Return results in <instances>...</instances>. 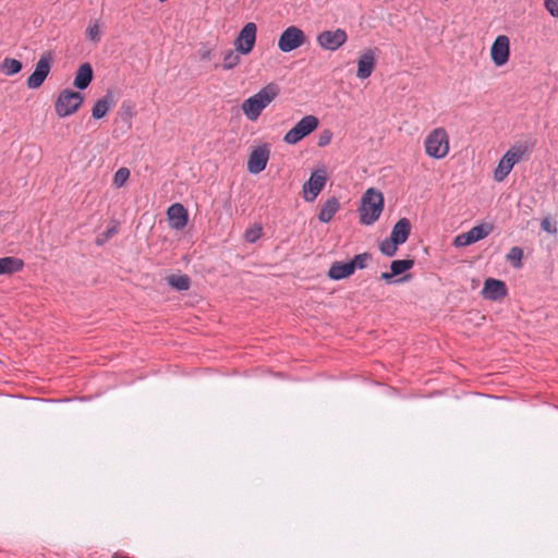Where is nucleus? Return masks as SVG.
Returning <instances> with one entry per match:
<instances>
[{
	"instance_id": "7ed1b4c3",
	"label": "nucleus",
	"mask_w": 558,
	"mask_h": 558,
	"mask_svg": "<svg viewBox=\"0 0 558 558\" xmlns=\"http://www.w3.org/2000/svg\"><path fill=\"white\" fill-rule=\"evenodd\" d=\"M424 148L426 155L430 158H445L450 149L447 131L441 126L432 130L425 137Z\"/></svg>"
},
{
	"instance_id": "4c0bfd02",
	"label": "nucleus",
	"mask_w": 558,
	"mask_h": 558,
	"mask_svg": "<svg viewBox=\"0 0 558 558\" xmlns=\"http://www.w3.org/2000/svg\"><path fill=\"white\" fill-rule=\"evenodd\" d=\"M210 57V50H205L202 52L201 58L202 60H207Z\"/></svg>"
},
{
	"instance_id": "b1692460",
	"label": "nucleus",
	"mask_w": 558,
	"mask_h": 558,
	"mask_svg": "<svg viewBox=\"0 0 558 558\" xmlns=\"http://www.w3.org/2000/svg\"><path fill=\"white\" fill-rule=\"evenodd\" d=\"M167 282L177 291H186L190 289L191 280L186 275H170Z\"/></svg>"
},
{
	"instance_id": "2f4dec72",
	"label": "nucleus",
	"mask_w": 558,
	"mask_h": 558,
	"mask_svg": "<svg viewBox=\"0 0 558 558\" xmlns=\"http://www.w3.org/2000/svg\"><path fill=\"white\" fill-rule=\"evenodd\" d=\"M86 37L93 43L100 41L101 33L98 22H90L86 29Z\"/></svg>"
},
{
	"instance_id": "a878e982",
	"label": "nucleus",
	"mask_w": 558,
	"mask_h": 558,
	"mask_svg": "<svg viewBox=\"0 0 558 558\" xmlns=\"http://www.w3.org/2000/svg\"><path fill=\"white\" fill-rule=\"evenodd\" d=\"M414 265L413 259H396L390 264V271L393 276H399L410 270Z\"/></svg>"
},
{
	"instance_id": "4468645a",
	"label": "nucleus",
	"mask_w": 558,
	"mask_h": 558,
	"mask_svg": "<svg viewBox=\"0 0 558 558\" xmlns=\"http://www.w3.org/2000/svg\"><path fill=\"white\" fill-rule=\"evenodd\" d=\"M377 63L376 50L368 48L359 53L356 76L360 80L368 78Z\"/></svg>"
},
{
	"instance_id": "0eeeda50",
	"label": "nucleus",
	"mask_w": 558,
	"mask_h": 558,
	"mask_svg": "<svg viewBox=\"0 0 558 558\" xmlns=\"http://www.w3.org/2000/svg\"><path fill=\"white\" fill-rule=\"evenodd\" d=\"M53 57L51 52H44L35 65L34 72L26 80V85L29 89L39 88L48 77Z\"/></svg>"
},
{
	"instance_id": "20e7f679",
	"label": "nucleus",
	"mask_w": 558,
	"mask_h": 558,
	"mask_svg": "<svg viewBox=\"0 0 558 558\" xmlns=\"http://www.w3.org/2000/svg\"><path fill=\"white\" fill-rule=\"evenodd\" d=\"M527 147L523 144L512 146L510 149H508L506 154L500 158L497 167L494 170V180L496 182H502L509 175L514 165L523 159Z\"/></svg>"
},
{
	"instance_id": "c9c22d12",
	"label": "nucleus",
	"mask_w": 558,
	"mask_h": 558,
	"mask_svg": "<svg viewBox=\"0 0 558 558\" xmlns=\"http://www.w3.org/2000/svg\"><path fill=\"white\" fill-rule=\"evenodd\" d=\"M393 277L395 276L391 275V271L390 272H381V275H380V279L385 280L386 282H391Z\"/></svg>"
},
{
	"instance_id": "f3484780",
	"label": "nucleus",
	"mask_w": 558,
	"mask_h": 558,
	"mask_svg": "<svg viewBox=\"0 0 558 558\" xmlns=\"http://www.w3.org/2000/svg\"><path fill=\"white\" fill-rule=\"evenodd\" d=\"M167 216L169 225L174 230H182L189 222V214L182 204H172L168 210Z\"/></svg>"
},
{
	"instance_id": "a19ab883",
	"label": "nucleus",
	"mask_w": 558,
	"mask_h": 558,
	"mask_svg": "<svg viewBox=\"0 0 558 558\" xmlns=\"http://www.w3.org/2000/svg\"><path fill=\"white\" fill-rule=\"evenodd\" d=\"M544 229H545L546 231H550V230H549V225H546V226L544 225Z\"/></svg>"
},
{
	"instance_id": "412c9836",
	"label": "nucleus",
	"mask_w": 558,
	"mask_h": 558,
	"mask_svg": "<svg viewBox=\"0 0 558 558\" xmlns=\"http://www.w3.org/2000/svg\"><path fill=\"white\" fill-rule=\"evenodd\" d=\"M353 266L350 262H335L328 270V277L332 280H341L353 274Z\"/></svg>"
},
{
	"instance_id": "6e6552de",
	"label": "nucleus",
	"mask_w": 558,
	"mask_h": 558,
	"mask_svg": "<svg viewBox=\"0 0 558 558\" xmlns=\"http://www.w3.org/2000/svg\"><path fill=\"white\" fill-rule=\"evenodd\" d=\"M305 41L304 32L300 27L291 25L281 33L278 39V48L281 52L287 53L300 48Z\"/></svg>"
},
{
	"instance_id": "ea45409f",
	"label": "nucleus",
	"mask_w": 558,
	"mask_h": 558,
	"mask_svg": "<svg viewBox=\"0 0 558 558\" xmlns=\"http://www.w3.org/2000/svg\"><path fill=\"white\" fill-rule=\"evenodd\" d=\"M544 229H545L546 231H550V230H549V225H546V226L544 225Z\"/></svg>"
},
{
	"instance_id": "a211bd4d",
	"label": "nucleus",
	"mask_w": 558,
	"mask_h": 558,
	"mask_svg": "<svg viewBox=\"0 0 558 558\" xmlns=\"http://www.w3.org/2000/svg\"><path fill=\"white\" fill-rule=\"evenodd\" d=\"M114 105V100H113V95L111 92H107V94L98 99L93 108H92V117L95 119V120H99V119H102L107 113L108 111L111 109V107H113Z\"/></svg>"
},
{
	"instance_id": "58836bf2",
	"label": "nucleus",
	"mask_w": 558,
	"mask_h": 558,
	"mask_svg": "<svg viewBox=\"0 0 558 558\" xmlns=\"http://www.w3.org/2000/svg\"><path fill=\"white\" fill-rule=\"evenodd\" d=\"M410 276H404L398 280H396V282H401V281H405V280H409Z\"/></svg>"
},
{
	"instance_id": "ddd939ff",
	"label": "nucleus",
	"mask_w": 558,
	"mask_h": 558,
	"mask_svg": "<svg viewBox=\"0 0 558 558\" xmlns=\"http://www.w3.org/2000/svg\"><path fill=\"white\" fill-rule=\"evenodd\" d=\"M492 231L488 225H478L471 228L468 232L458 234L453 240V246L464 247L485 239Z\"/></svg>"
},
{
	"instance_id": "6ab92c4d",
	"label": "nucleus",
	"mask_w": 558,
	"mask_h": 558,
	"mask_svg": "<svg viewBox=\"0 0 558 558\" xmlns=\"http://www.w3.org/2000/svg\"><path fill=\"white\" fill-rule=\"evenodd\" d=\"M93 80V68L89 63H83L78 66L74 77V86L77 89H86Z\"/></svg>"
},
{
	"instance_id": "c85d7f7f",
	"label": "nucleus",
	"mask_w": 558,
	"mask_h": 558,
	"mask_svg": "<svg viewBox=\"0 0 558 558\" xmlns=\"http://www.w3.org/2000/svg\"><path fill=\"white\" fill-rule=\"evenodd\" d=\"M400 244L395 241L393 239H391L390 236L385 239L384 241L380 242L379 244V251L386 255V256H393L396 253H397V250H398V246Z\"/></svg>"
},
{
	"instance_id": "f8f14e48",
	"label": "nucleus",
	"mask_w": 558,
	"mask_h": 558,
	"mask_svg": "<svg viewBox=\"0 0 558 558\" xmlns=\"http://www.w3.org/2000/svg\"><path fill=\"white\" fill-rule=\"evenodd\" d=\"M269 156L270 149L268 145L264 144L255 147L248 156L247 171L251 174H258L264 171L267 167Z\"/></svg>"
},
{
	"instance_id": "f704fd0d",
	"label": "nucleus",
	"mask_w": 558,
	"mask_h": 558,
	"mask_svg": "<svg viewBox=\"0 0 558 558\" xmlns=\"http://www.w3.org/2000/svg\"><path fill=\"white\" fill-rule=\"evenodd\" d=\"M544 7L553 17L558 19V0H544Z\"/></svg>"
},
{
	"instance_id": "9b49d317",
	"label": "nucleus",
	"mask_w": 558,
	"mask_h": 558,
	"mask_svg": "<svg viewBox=\"0 0 558 558\" xmlns=\"http://www.w3.org/2000/svg\"><path fill=\"white\" fill-rule=\"evenodd\" d=\"M327 182L325 169L312 172L310 179L303 184V196L306 202H313L323 191Z\"/></svg>"
},
{
	"instance_id": "72a5a7b5",
	"label": "nucleus",
	"mask_w": 558,
	"mask_h": 558,
	"mask_svg": "<svg viewBox=\"0 0 558 558\" xmlns=\"http://www.w3.org/2000/svg\"><path fill=\"white\" fill-rule=\"evenodd\" d=\"M331 138H332V132L330 130H324L318 135L317 145L319 147H325L330 143Z\"/></svg>"
},
{
	"instance_id": "bb28decb",
	"label": "nucleus",
	"mask_w": 558,
	"mask_h": 558,
	"mask_svg": "<svg viewBox=\"0 0 558 558\" xmlns=\"http://www.w3.org/2000/svg\"><path fill=\"white\" fill-rule=\"evenodd\" d=\"M240 54L229 49L223 53L222 69L232 70L240 63Z\"/></svg>"
},
{
	"instance_id": "c756f323",
	"label": "nucleus",
	"mask_w": 558,
	"mask_h": 558,
	"mask_svg": "<svg viewBox=\"0 0 558 558\" xmlns=\"http://www.w3.org/2000/svg\"><path fill=\"white\" fill-rule=\"evenodd\" d=\"M262 226L259 223H255L253 227L246 229L244 240L247 243H255L262 236Z\"/></svg>"
},
{
	"instance_id": "1a4fd4ad",
	"label": "nucleus",
	"mask_w": 558,
	"mask_h": 558,
	"mask_svg": "<svg viewBox=\"0 0 558 558\" xmlns=\"http://www.w3.org/2000/svg\"><path fill=\"white\" fill-rule=\"evenodd\" d=\"M348 40V34L342 28L331 31H323L317 34V45L328 51H336L341 48Z\"/></svg>"
},
{
	"instance_id": "9d476101",
	"label": "nucleus",
	"mask_w": 558,
	"mask_h": 558,
	"mask_svg": "<svg viewBox=\"0 0 558 558\" xmlns=\"http://www.w3.org/2000/svg\"><path fill=\"white\" fill-rule=\"evenodd\" d=\"M256 33L257 26L253 22H248L242 27L234 39V46L239 53L248 54L253 50L256 41Z\"/></svg>"
},
{
	"instance_id": "cd10ccee",
	"label": "nucleus",
	"mask_w": 558,
	"mask_h": 558,
	"mask_svg": "<svg viewBox=\"0 0 558 558\" xmlns=\"http://www.w3.org/2000/svg\"><path fill=\"white\" fill-rule=\"evenodd\" d=\"M507 260L512 265L513 268L522 267L523 250L519 246L510 248L506 256Z\"/></svg>"
},
{
	"instance_id": "423d86ee",
	"label": "nucleus",
	"mask_w": 558,
	"mask_h": 558,
	"mask_svg": "<svg viewBox=\"0 0 558 558\" xmlns=\"http://www.w3.org/2000/svg\"><path fill=\"white\" fill-rule=\"evenodd\" d=\"M318 124L319 120L317 117L312 114L305 116L284 134L283 141L289 145H294L314 132Z\"/></svg>"
},
{
	"instance_id": "39448f33",
	"label": "nucleus",
	"mask_w": 558,
	"mask_h": 558,
	"mask_svg": "<svg viewBox=\"0 0 558 558\" xmlns=\"http://www.w3.org/2000/svg\"><path fill=\"white\" fill-rule=\"evenodd\" d=\"M84 101V96L80 92L63 89L59 93L54 110L59 118H66L75 113Z\"/></svg>"
},
{
	"instance_id": "f03ea898",
	"label": "nucleus",
	"mask_w": 558,
	"mask_h": 558,
	"mask_svg": "<svg viewBox=\"0 0 558 558\" xmlns=\"http://www.w3.org/2000/svg\"><path fill=\"white\" fill-rule=\"evenodd\" d=\"M384 209V195L380 191L369 187L361 198L357 209L360 222L364 226H372L378 220Z\"/></svg>"
},
{
	"instance_id": "dca6fc26",
	"label": "nucleus",
	"mask_w": 558,
	"mask_h": 558,
	"mask_svg": "<svg viewBox=\"0 0 558 558\" xmlns=\"http://www.w3.org/2000/svg\"><path fill=\"white\" fill-rule=\"evenodd\" d=\"M481 293L485 300L500 301L507 295L508 290L504 281L494 278H487L484 281V287Z\"/></svg>"
},
{
	"instance_id": "e433bc0d",
	"label": "nucleus",
	"mask_w": 558,
	"mask_h": 558,
	"mask_svg": "<svg viewBox=\"0 0 558 558\" xmlns=\"http://www.w3.org/2000/svg\"><path fill=\"white\" fill-rule=\"evenodd\" d=\"M117 232V227L108 228L105 232V240H108Z\"/></svg>"
},
{
	"instance_id": "5701e85b",
	"label": "nucleus",
	"mask_w": 558,
	"mask_h": 558,
	"mask_svg": "<svg viewBox=\"0 0 558 558\" xmlns=\"http://www.w3.org/2000/svg\"><path fill=\"white\" fill-rule=\"evenodd\" d=\"M340 204L338 198L330 197L328 198L320 207L318 219L319 221L327 223L329 222L335 214L339 210Z\"/></svg>"
},
{
	"instance_id": "473e14b6",
	"label": "nucleus",
	"mask_w": 558,
	"mask_h": 558,
	"mask_svg": "<svg viewBox=\"0 0 558 558\" xmlns=\"http://www.w3.org/2000/svg\"><path fill=\"white\" fill-rule=\"evenodd\" d=\"M129 177H130L129 169L122 167L116 171V173L113 175V184L117 187H121L128 181Z\"/></svg>"
},
{
	"instance_id": "f257e3e1",
	"label": "nucleus",
	"mask_w": 558,
	"mask_h": 558,
	"mask_svg": "<svg viewBox=\"0 0 558 558\" xmlns=\"http://www.w3.org/2000/svg\"><path fill=\"white\" fill-rule=\"evenodd\" d=\"M280 88L275 83H269L259 89L258 93L248 97L242 102V111L250 121H256L263 110L268 107L279 95Z\"/></svg>"
},
{
	"instance_id": "aec40b11",
	"label": "nucleus",
	"mask_w": 558,
	"mask_h": 558,
	"mask_svg": "<svg viewBox=\"0 0 558 558\" xmlns=\"http://www.w3.org/2000/svg\"><path fill=\"white\" fill-rule=\"evenodd\" d=\"M411 233V222L408 218L399 219L392 227L390 238L400 245L405 243Z\"/></svg>"
},
{
	"instance_id": "2eb2a0df",
	"label": "nucleus",
	"mask_w": 558,
	"mask_h": 558,
	"mask_svg": "<svg viewBox=\"0 0 558 558\" xmlns=\"http://www.w3.org/2000/svg\"><path fill=\"white\" fill-rule=\"evenodd\" d=\"M510 41L506 35H499L490 48V58L496 66H502L509 60Z\"/></svg>"
},
{
	"instance_id": "7c9ffc66",
	"label": "nucleus",
	"mask_w": 558,
	"mask_h": 558,
	"mask_svg": "<svg viewBox=\"0 0 558 558\" xmlns=\"http://www.w3.org/2000/svg\"><path fill=\"white\" fill-rule=\"evenodd\" d=\"M372 258L369 253L357 254L350 260V264L353 266V271L356 269H364L367 266L368 260Z\"/></svg>"
},
{
	"instance_id": "393cba45",
	"label": "nucleus",
	"mask_w": 558,
	"mask_h": 558,
	"mask_svg": "<svg viewBox=\"0 0 558 558\" xmlns=\"http://www.w3.org/2000/svg\"><path fill=\"white\" fill-rule=\"evenodd\" d=\"M22 68V62L13 58H4L0 64V71L8 76L17 74Z\"/></svg>"
},
{
	"instance_id": "4be33fe9",
	"label": "nucleus",
	"mask_w": 558,
	"mask_h": 558,
	"mask_svg": "<svg viewBox=\"0 0 558 558\" xmlns=\"http://www.w3.org/2000/svg\"><path fill=\"white\" fill-rule=\"evenodd\" d=\"M23 259L14 256L0 258V275H12L23 269Z\"/></svg>"
}]
</instances>
